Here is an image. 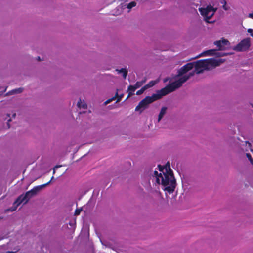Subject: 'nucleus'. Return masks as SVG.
I'll return each mask as SVG.
<instances>
[{"label": "nucleus", "instance_id": "1", "mask_svg": "<svg viewBox=\"0 0 253 253\" xmlns=\"http://www.w3.org/2000/svg\"><path fill=\"white\" fill-rule=\"evenodd\" d=\"M224 59L211 58L206 60H200L187 63L177 70L175 78L179 77L165 87L156 91V93L151 96H147L141 100L135 108L136 111L141 113L146 109L149 104L160 99L163 96L172 92L180 87L183 84L188 80L195 74H201L204 70H210L223 63Z\"/></svg>", "mask_w": 253, "mask_h": 253}, {"label": "nucleus", "instance_id": "2", "mask_svg": "<svg viewBox=\"0 0 253 253\" xmlns=\"http://www.w3.org/2000/svg\"><path fill=\"white\" fill-rule=\"evenodd\" d=\"M166 170V174L160 175L159 178H157V183L162 185V188L164 191L170 194L173 193L175 190L176 181L173 171L170 168V164H168Z\"/></svg>", "mask_w": 253, "mask_h": 253}, {"label": "nucleus", "instance_id": "3", "mask_svg": "<svg viewBox=\"0 0 253 253\" xmlns=\"http://www.w3.org/2000/svg\"><path fill=\"white\" fill-rule=\"evenodd\" d=\"M50 183V181H49L46 184L36 186L31 190L26 192L25 194L23 193L20 195V196L23 201V204H27L31 198L36 196L39 192L46 186L48 185Z\"/></svg>", "mask_w": 253, "mask_h": 253}, {"label": "nucleus", "instance_id": "4", "mask_svg": "<svg viewBox=\"0 0 253 253\" xmlns=\"http://www.w3.org/2000/svg\"><path fill=\"white\" fill-rule=\"evenodd\" d=\"M251 47V39L246 38L241 40L240 42L232 49L237 52H245L248 51Z\"/></svg>", "mask_w": 253, "mask_h": 253}, {"label": "nucleus", "instance_id": "5", "mask_svg": "<svg viewBox=\"0 0 253 253\" xmlns=\"http://www.w3.org/2000/svg\"><path fill=\"white\" fill-rule=\"evenodd\" d=\"M217 8H214L212 6L209 5L206 8H199V11L201 14L205 17V20L209 23L208 20L211 19L214 14Z\"/></svg>", "mask_w": 253, "mask_h": 253}, {"label": "nucleus", "instance_id": "6", "mask_svg": "<svg viewBox=\"0 0 253 253\" xmlns=\"http://www.w3.org/2000/svg\"><path fill=\"white\" fill-rule=\"evenodd\" d=\"M214 44L218 47L219 50H225L228 49L230 45L229 41L224 38L215 41Z\"/></svg>", "mask_w": 253, "mask_h": 253}, {"label": "nucleus", "instance_id": "7", "mask_svg": "<svg viewBox=\"0 0 253 253\" xmlns=\"http://www.w3.org/2000/svg\"><path fill=\"white\" fill-rule=\"evenodd\" d=\"M22 203H23V201L22 199V198L20 197V196H18L17 198L16 199V200L14 201V202L12 206L8 210L10 211H15L17 207L19 206L20 204H21Z\"/></svg>", "mask_w": 253, "mask_h": 253}, {"label": "nucleus", "instance_id": "8", "mask_svg": "<svg viewBox=\"0 0 253 253\" xmlns=\"http://www.w3.org/2000/svg\"><path fill=\"white\" fill-rule=\"evenodd\" d=\"M22 203H23V201L22 199V198L20 197V196H18L17 198L16 199V200L14 201V202L12 206L8 210L10 211H15L17 207L19 206L20 204H21Z\"/></svg>", "mask_w": 253, "mask_h": 253}, {"label": "nucleus", "instance_id": "9", "mask_svg": "<svg viewBox=\"0 0 253 253\" xmlns=\"http://www.w3.org/2000/svg\"><path fill=\"white\" fill-rule=\"evenodd\" d=\"M23 88L20 87L17 89H13L5 94V96H10L15 94H19L23 92Z\"/></svg>", "mask_w": 253, "mask_h": 253}, {"label": "nucleus", "instance_id": "10", "mask_svg": "<svg viewBox=\"0 0 253 253\" xmlns=\"http://www.w3.org/2000/svg\"><path fill=\"white\" fill-rule=\"evenodd\" d=\"M168 108L167 107H162L158 115V122H159L167 113Z\"/></svg>", "mask_w": 253, "mask_h": 253}, {"label": "nucleus", "instance_id": "11", "mask_svg": "<svg viewBox=\"0 0 253 253\" xmlns=\"http://www.w3.org/2000/svg\"><path fill=\"white\" fill-rule=\"evenodd\" d=\"M216 49L208 50L206 51H205V52L202 53L200 55H199V56H197L196 58H198L199 57L203 56L204 54H208L209 55L213 56V55H214L215 54H216Z\"/></svg>", "mask_w": 253, "mask_h": 253}, {"label": "nucleus", "instance_id": "12", "mask_svg": "<svg viewBox=\"0 0 253 253\" xmlns=\"http://www.w3.org/2000/svg\"><path fill=\"white\" fill-rule=\"evenodd\" d=\"M168 163L170 164V162H168L165 166H161V165H159L158 166L159 168V170L161 172V173H162V175H164V174H166V167H167Z\"/></svg>", "mask_w": 253, "mask_h": 253}, {"label": "nucleus", "instance_id": "13", "mask_svg": "<svg viewBox=\"0 0 253 253\" xmlns=\"http://www.w3.org/2000/svg\"><path fill=\"white\" fill-rule=\"evenodd\" d=\"M116 71L118 73H123V77L124 79H126L127 75V70L125 68H122L121 69H116Z\"/></svg>", "mask_w": 253, "mask_h": 253}, {"label": "nucleus", "instance_id": "14", "mask_svg": "<svg viewBox=\"0 0 253 253\" xmlns=\"http://www.w3.org/2000/svg\"><path fill=\"white\" fill-rule=\"evenodd\" d=\"M159 80H157L155 81H151L148 84L144 85V87H145V88L146 89H147L154 86L156 84H157L159 82Z\"/></svg>", "mask_w": 253, "mask_h": 253}, {"label": "nucleus", "instance_id": "15", "mask_svg": "<svg viewBox=\"0 0 253 253\" xmlns=\"http://www.w3.org/2000/svg\"><path fill=\"white\" fill-rule=\"evenodd\" d=\"M77 106L80 108H82L84 109H86L87 107L86 104L84 102H82L81 99H80L79 101L78 102Z\"/></svg>", "mask_w": 253, "mask_h": 253}, {"label": "nucleus", "instance_id": "16", "mask_svg": "<svg viewBox=\"0 0 253 253\" xmlns=\"http://www.w3.org/2000/svg\"><path fill=\"white\" fill-rule=\"evenodd\" d=\"M136 5V3L135 1H132L129 3H127V5H126V7L129 9L128 12L130 11V10L132 8L135 7Z\"/></svg>", "mask_w": 253, "mask_h": 253}, {"label": "nucleus", "instance_id": "17", "mask_svg": "<svg viewBox=\"0 0 253 253\" xmlns=\"http://www.w3.org/2000/svg\"><path fill=\"white\" fill-rule=\"evenodd\" d=\"M217 51H219V50L218 49H216V54H215L214 55L217 56V57H218L226 56V55H227L228 54H230V53L219 52H218Z\"/></svg>", "mask_w": 253, "mask_h": 253}, {"label": "nucleus", "instance_id": "18", "mask_svg": "<svg viewBox=\"0 0 253 253\" xmlns=\"http://www.w3.org/2000/svg\"><path fill=\"white\" fill-rule=\"evenodd\" d=\"M153 175L156 178V182H157V178H159L160 175H163L162 173H158L157 171H154L153 172Z\"/></svg>", "mask_w": 253, "mask_h": 253}, {"label": "nucleus", "instance_id": "19", "mask_svg": "<svg viewBox=\"0 0 253 253\" xmlns=\"http://www.w3.org/2000/svg\"><path fill=\"white\" fill-rule=\"evenodd\" d=\"M146 90V89L145 88V87L144 86L141 89L139 90L138 91H137L136 92V95H140L142 94Z\"/></svg>", "mask_w": 253, "mask_h": 253}, {"label": "nucleus", "instance_id": "20", "mask_svg": "<svg viewBox=\"0 0 253 253\" xmlns=\"http://www.w3.org/2000/svg\"><path fill=\"white\" fill-rule=\"evenodd\" d=\"M101 243H102V245H103L104 246H105L106 247H108L110 248H113L112 247V245L110 243L107 242V241H101Z\"/></svg>", "mask_w": 253, "mask_h": 253}, {"label": "nucleus", "instance_id": "21", "mask_svg": "<svg viewBox=\"0 0 253 253\" xmlns=\"http://www.w3.org/2000/svg\"><path fill=\"white\" fill-rule=\"evenodd\" d=\"M126 5H127V3H121L119 6L118 7L121 8V9L123 10V9H125L126 8H127L126 7Z\"/></svg>", "mask_w": 253, "mask_h": 253}, {"label": "nucleus", "instance_id": "22", "mask_svg": "<svg viewBox=\"0 0 253 253\" xmlns=\"http://www.w3.org/2000/svg\"><path fill=\"white\" fill-rule=\"evenodd\" d=\"M246 156L248 158L250 163L253 165V159L252 158L251 155L249 153H246Z\"/></svg>", "mask_w": 253, "mask_h": 253}, {"label": "nucleus", "instance_id": "23", "mask_svg": "<svg viewBox=\"0 0 253 253\" xmlns=\"http://www.w3.org/2000/svg\"><path fill=\"white\" fill-rule=\"evenodd\" d=\"M136 89V88L133 85H129L128 87V90L131 91L132 92H134Z\"/></svg>", "mask_w": 253, "mask_h": 253}, {"label": "nucleus", "instance_id": "24", "mask_svg": "<svg viewBox=\"0 0 253 253\" xmlns=\"http://www.w3.org/2000/svg\"><path fill=\"white\" fill-rule=\"evenodd\" d=\"M142 85V83H140V82H137L134 86L137 89L141 86Z\"/></svg>", "mask_w": 253, "mask_h": 253}, {"label": "nucleus", "instance_id": "25", "mask_svg": "<svg viewBox=\"0 0 253 253\" xmlns=\"http://www.w3.org/2000/svg\"><path fill=\"white\" fill-rule=\"evenodd\" d=\"M82 209L81 208V209H76V210L75 211V215H78L80 214L81 211H82Z\"/></svg>", "mask_w": 253, "mask_h": 253}, {"label": "nucleus", "instance_id": "26", "mask_svg": "<svg viewBox=\"0 0 253 253\" xmlns=\"http://www.w3.org/2000/svg\"><path fill=\"white\" fill-rule=\"evenodd\" d=\"M123 95H124L123 94H121V95L118 96V99H117V100L116 101V103L120 101V100L122 99V97H123Z\"/></svg>", "mask_w": 253, "mask_h": 253}, {"label": "nucleus", "instance_id": "27", "mask_svg": "<svg viewBox=\"0 0 253 253\" xmlns=\"http://www.w3.org/2000/svg\"><path fill=\"white\" fill-rule=\"evenodd\" d=\"M11 121V119H9L8 120H7V127H8V128H9L10 127V122Z\"/></svg>", "mask_w": 253, "mask_h": 253}, {"label": "nucleus", "instance_id": "28", "mask_svg": "<svg viewBox=\"0 0 253 253\" xmlns=\"http://www.w3.org/2000/svg\"><path fill=\"white\" fill-rule=\"evenodd\" d=\"M130 91V92H129V93H128V96H127V97L126 99H127L129 97H130V96H132V95H133L134 94L133 92H132V91Z\"/></svg>", "mask_w": 253, "mask_h": 253}, {"label": "nucleus", "instance_id": "29", "mask_svg": "<svg viewBox=\"0 0 253 253\" xmlns=\"http://www.w3.org/2000/svg\"><path fill=\"white\" fill-rule=\"evenodd\" d=\"M245 143L246 144H248V147L250 148L251 147V144L249 141H246Z\"/></svg>", "mask_w": 253, "mask_h": 253}, {"label": "nucleus", "instance_id": "30", "mask_svg": "<svg viewBox=\"0 0 253 253\" xmlns=\"http://www.w3.org/2000/svg\"><path fill=\"white\" fill-rule=\"evenodd\" d=\"M7 86H6V87H5V88L4 89H3V91H2L0 92V94L1 95V94H3L4 92H5L6 91V89H7Z\"/></svg>", "mask_w": 253, "mask_h": 253}, {"label": "nucleus", "instance_id": "31", "mask_svg": "<svg viewBox=\"0 0 253 253\" xmlns=\"http://www.w3.org/2000/svg\"><path fill=\"white\" fill-rule=\"evenodd\" d=\"M223 8L225 10H228L229 9V7H227L226 5H223Z\"/></svg>", "mask_w": 253, "mask_h": 253}, {"label": "nucleus", "instance_id": "32", "mask_svg": "<svg viewBox=\"0 0 253 253\" xmlns=\"http://www.w3.org/2000/svg\"><path fill=\"white\" fill-rule=\"evenodd\" d=\"M111 101H112V99H108V100H107L105 102V103L106 104H108V103H110Z\"/></svg>", "mask_w": 253, "mask_h": 253}, {"label": "nucleus", "instance_id": "33", "mask_svg": "<svg viewBox=\"0 0 253 253\" xmlns=\"http://www.w3.org/2000/svg\"><path fill=\"white\" fill-rule=\"evenodd\" d=\"M169 78H165L163 80L164 83H166L167 82H168L169 80Z\"/></svg>", "mask_w": 253, "mask_h": 253}, {"label": "nucleus", "instance_id": "34", "mask_svg": "<svg viewBox=\"0 0 253 253\" xmlns=\"http://www.w3.org/2000/svg\"><path fill=\"white\" fill-rule=\"evenodd\" d=\"M248 32L249 33H251V34L252 33H253V29H248Z\"/></svg>", "mask_w": 253, "mask_h": 253}, {"label": "nucleus", "instance_id": "35", "mask_svg": "<svg viewBox=\"0 0 253 253\" xmlns=\"http://www.w3.org/2000/svg\"><path fill=\"white\" fill-rule=\"evenodd\" d=\"M221 3L223 5H226V1L225 0H223L222 1H221Z\"/></svg>", "mask_w": 253, "mask_h": 253}, {"label": "nucleus", "instance_id": "36", "mask_svg": "<svg viewBox=\"0 0 253 253\" xmlns=\"http://www.w3.org/2000/svg\"><path fill=\"white\" fill-rule=\"evenodd\" d=\"M249 16V17H250V18H253V13H250V14H249V16Z\"/></svg>", "mask_w": 253, "mask_h": 253}, {"label": "nucleus", "instance_id": "37", "mask_svg": "<svg viewBox=\"0 0 253 253\" xmlns=\"http://www.w3.org/2000/svg\"><path fill=\"white\" fill-rule=\"evenodd\" d=\"M60 167H61V166H56L55 167V168L53 169V173H55V169H57V168H59Z\"/></svg>", "mask_w": 253, "mask_h": 253}, {"label": "nucleus", "instance_id": "38", "mask_svg": "<svg viewBox=\"0 0 253 253\" xmlns=\"http://www.w3.org/2000/svg\"><path fill=\"white\" fill-rule=\"evenodd\" d=\"M146 79H145L143 80H142V81H140V83H142V85H143V84L146 82Z\"/></svg>", "mask_w": 253, "mask_h": 253}, {"label": "nucleus", "instance_id": "39", "mask_svg": "<svg viewBox=\"0 0 253 253\" xmlns=\"http://www.w3.org/2000/svg\"><path fill=\"white\" fill-rule=\"evenodd\" d=\"M116 99V96H114L113 97H112V98H111V99H112V101L115 100Z\"/></svg>", "mask_w": 253, "mask_h": 253}, {"label": "nucleus", "instance_id": "40", "mask_svg": "<svg viewBox=\"0 0 253 253\" xmlns=\"http://www.w3.org/2000/svg\"><path fill=\"white\" fill-rule=\"evenodd\" d=\"M118 92H116V94H115V96H116V98L117 97L118 98Z\"/></svg>", "mask_w": 253, "mask_h": 253}, {"label": "nucleus", "instance_id": "41", "mask_svg": "<svg viewBox=\"0 0 253 253\" xmlns=\"http://www.w3.org/2000/svg\"><path fill=\"white\" fill-rule=\"evenodd\" d=\"M16 113H14V114H13L12 115V117H13V118H15V117H16Z\"/></svg>", "mask_w": 253, "mask_h": 253}, {"label": "nucleus", "instance_id": "42", "mask_svg": "<svg viewBox=\"0 0 253 253\" xmlns=\"http://www.w3.org/2000/svg\"><path fill=\"white\" fill-rule=\"evenodd\" d=\"M69 224H70L71 226H73V225H74V223L70 222V223H69Z\"/></svg>", "mask_w": 253, "mask_h": 253}, {"label": "nucleus", "instance_id": "43", "mask_svg": "<svg viewBox=\"0 0 253 253\" xmlns=\"http://www.w3.org/2000/svg\"><path fill=\"white\" fill-rule=\"evenodd\" d=\"M156 193H157L158 195H161V193L159 192H157L156 191Z\"/></svg>", "mask_w": 253, "mask_h": 253}, {"label": "nucleus", "instance_id": "44", "mask_svg": "<svg viewBox=\"0 0 253 253\" xmlns=\"http://www.w3.org/2000/svg\"><path fill=\"white\" fill-rule=\"evenodd\" d=\"M53 178H54V177H53V176H52V177L51 178V180H50V181L51 182V180H52V179H53Z\"/></svg>", "mask_w": 253, "mask_h": 253}, {"label": "nucleus", "instance_id": "45", "mask_svg": "<svg viewBox=\"0 0 253 253\" xmlns=\"http://www.w3.org/2000/svg\"><path fill=\"white\" fill-rule=\"evenodd\" d=\"M251 105L252 106V107L253 108V104H251Z\"/></svg>", "mask_w": 253, "mask_h": 253}, {"label": "nucleus", "instance_id": "46", "mask_svg": "<svg viewBox=\"0 0 253 253\" xmlns=\"http://www.w3.org/2000/svg\"><path fill=\"white\" fill-rule=\"evenodd\" d=\"M251 36L253 37V33L251 34Z\"/></svg>", "mask_w": 253, "mask_h": 253}, {"label": "nucleus", "instance_id": "47", "mask_svg": "<svg viewBox=\"0 0 253 253\" xmlns=\"http://www.w3.org/2000/svg\"><path fill=\"white\" fill-rule=\"evenodd\" d=\"M7 116H8V117H9V116H10V115H9V114H7Z\"/></svg>", "mask_w": 253, "mask_h": 253}, {"label": "nucleus", "instance_id": "48", "mask_svg": "<svg viewBox=\"0 0 253 253\" xmlns=\"http://www.w3.org/2000/svg\"><path fill=\"white\" fill-rule=\"evenodd\" d=\"M2 88V87L0 86V89H1Z\"/></svg>", "mask_w": 253, "mask_h": 253}, {"label": "nucleus", "instance_id": "49", "mask_svg": "<svg viewBox=\"0 0 253 253\" xmlns=\"http://www.w3.org/2000/svg\"><path fill=\"white\" fill-rule=\"evenodd\" d=\"M2 239V238H0V240H1Z\"/></svg>", "mask_w": 253, "mask_h": 253}, {"label": "nucleus", "instance_id": "50", "mask_svg": "<svg viewBox=\"0 0 253 253\" xmlns=\"http://www.w3.org/2000/svg\"><path fill=\"white\" fill-rule=\"evenodd\" d=\"M1 95V94H0V96Z\"/></svg>", "mask_w": 253, "mask_h": 253}, {"label": "nucleus", "instance_id": "51", "mask_svg": "<svg viewBox=\"0 0 253 253\" xmlns=\"http://www.w3.org/2000/svg\"><path fill=\"white\" fill-rule=\"evenodd\" d=\"M1 95V94H0V96Z\"/></svg>", "mask_w": 253, "mask_h": 253}]
</instances>
